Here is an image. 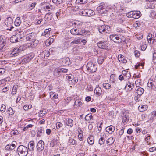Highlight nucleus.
Listing matches in <instances>:
<instances>
[{
  "mask_svg": "<svg viewBox=\"0 0 156 156\" xmlns=\"http://www.w3.org/2000/svg\"><path fill=\"white\" fill-rule=\"evenodd\" d=\"M17 152L19 156H27L28 153V149L24 145H20L17 148Z\"/></svg>",
  "mask_w": 156,
  "mask_h": 156,
  "instance_id": "f257e3e1",
  "label": "nucleus"
},
{
  "mask_svg": "<svg viewBox=\"0 0 156 156\" xmlns=\"http://www.w3.org/2000/svg\"><path fill=\"white\" fill-rule=\"evenodd\" d=\"M127 16L128 17L133 18L134 19H138L141 16L140 11H131L127 14Z\"/></svg>",
  "mask_w": 156,
  "mask_h": 156,
  "instance_id": "f03ea898",
  "label": "nucleus"
},
{
  "mask_svg": "<svg viewBox=\"0 0 156 156\" xmlns=\"http://www.w3.org/2000/svg\"><path fill=\"white\" fill-rule=\"evenodd\" d=\"M87 70L90 72H95L97 68V66L91 62H89L86 66Z\"/></svg>",
  "mask_w": 156,
  "mask_h": 156,
  "instance_id": "7ed1b4c3",
  "label": "nucleus"
},
{
  "mask_svg": "<svg viewBox=\"0 0 156 156\" xmlns=\"http://www.w3.org/2000/svg\"><path fill=\"white\" fill-rule=\"evenodd\" d=\"M13 23V20L12 18L9 17L7 18L5 21V23L7 27H8L7 28V30H11L13 28L12 26Z\"/></svg>",
  "mask_w": 156,
  "mask_h": 156,
  "instance_id": "20e7f679",
  "label": "nucleus"
},
{
  "mask_svg": "<svg viewBox=\"0 0 156 156\" xmlns=\"http://www.w3.org/2000/svg\"><path fill=\"white\" fill-rule=\"evenodd\" d=\"M77 35H83L84 36H87L90 34V32L89 30H86L84 29L81 28H78Z\"/></svg>",
  "mask_w": 156,
  "mask_h": 156,
  "instance_id": "39448f33",
  "label": "nucleus"
},
{
  "mask_svg": "<svg viewBox=\"0 0 156 156\" xmlns=\"http://www.w3.org/2000/svg\"><path fill=\"white\" fill-rule=\"evenodd\" d=\"M22 51V49L18 48H14L12 51H10L11 53L10 56L11 57L17 56Z\"/></svg>",
  "mask_w": 156,
  "mask_h": 156,
  "instance_id": "423d86ee",
  "label": "nucleus"
},
{
  "mask_svg": "<svg viewBox=\"0 0 156 156\" xmlns=\"http://www.w3.org/2000/svg\"><path fill=\"white\" fill-rule=\"evenodd\" d=\"M34 54L33 53H30L25 56L22 59V62L23 63H27L29 62L34 57Z\"/></svg>",
  "mask_w": 156,
  "mask_h": 156,
  "instance_id": "0eeeda50",
  "label": "nucleus"
},
{
  "mask_svg": "<svg viewBox=\"0 0 156 156\" xmlns=\"http://www.w3.org/2000/svg\"><path fill=\"white\" fill-rule=\"evenodd\" d=\"M26 39V40L30 42V43H34L35 40L34 35L32 33L29 34L27 35Z\"/></svg>",
  "mask_w": 156,
  "mask_h": 156,
  "instance_id": "6e6552de",
  "label": "nucleus"
},
{
  "mask_svg": "<svg viewBox=\"0 0 156 156\" xmlns=\"http://www.w3.org/2000/svg\"><path fill=\"white\" fill-rule=\"evenodd\" d=\"M44 147V142L41 140H40L37 145V148L38 151H42Z\"/></svg>",
  "mask_w": 156,
  "mask_h": 156,
  "instance_id": "1a4fd4ad",
  "label": "nucleus"
},
{
  "mask_svg": "<svg viewBox=\"0 0 156 156\" xmlns=\"http://www.w3.org/2000/svg\"><path fill=\"white\" fill-rule=\"evenodd\" d=\"M109 26H108L102 25L98 28V30L100 33L103 34L107 33L109 30L108 27Z\"/></svg>",
  "mask_w": 156,
  "mask_h": 156,
  "instance_id": "9d476101",
  "label": "nucleus"
},
{
  "mask_svg": "<svg viewBox=\"0 0 156 156\" xmlns=\"http://www.w3.org/2000/svg\"><path fill=\"white\" fill-rule=\"evenodd\" d=\"M5 37L2 36H0V50L3 51V48L5 44Z\"/></svg>",
  "mask_w": 156,
  "mask_h": 156,
  "instance_id": "9b49d317",
  "label": "nucleus"
},
{
  "mask_svg": "<svg viewBox=\"0 0 156 156\" xmlns=\"http://www.w3.org/2000/svg\"><path fill=\"white\" fill-rule=\"evenodd\" d=\"M109 37L112 40L115 42H120L121 39L117 35L113 34L110 36Z\"/></svg>",
  "mask_w": 156,
  "mask_h": 156,
  "instance_id": "f8f14e48",
  "label": "nucleus"
},
{
  "mask_svg": "<svg viewBox=\"0 0 156 156\" xmlns=\"http://www.w3.org/2000/svg\"><path fill=\"white\" fill-rule=\"evenodd\" d=\"M106 42L100 41L97 44L98 47L101 49H105L107 47Z\"/></svg>",
  "mask_w": 156,
  "mask_h": 156,
  "instance_id": "ddd939ff",
  "label": "nucleus"
},
{
  "mask_svg": "<svg viewBox=\"0 0 156 156\" xmlns=\"http://www.w3.org/2000/svg\"><path fill=\"white\" fill-rule=\"evenodd\" d=\"M16 35L17 37L18 41H21V39L25 37V34L22 31H19Z\"/></svg>",
  "mask_w": 156,
  "mask_h": 156,
  "instance_id": "4468645a",
  "label": "nucleus"
},
{
  "mask_svg": "<svg viewBox=\"0 0 156 156\" xmlns=\"http://www.w3.org/2000/svg\"><path fill=\"white\" fill-rule=\"evenodd\" d=\"M115 127L111 125L110 126L107 127L106 128V130L107 132H108L109 134H112L113 132L115 130Z\"/></svg>",
  "mask_w": 156,
  "mask_h": 156,
  "instance_id": "2eb2a0df",
  "label": "nucleus"
},
{
  "mask_svg": "<svg viewBox=\"0 0 156 156\" xmlns=\"http://www.w3.org/2000/svg\"><path fill=\"white\" fill-rule=\"evenodd\" d=\"M28 149L30 151H33L35 147L34 143V141H30L28 144Z\"/></svg>",
  "mask_w": 156,
  "mask_h": 156,
  "instance_id": "dca6fc26",
  "label": "nucleus"
},
{
  "mask_svg": "<svg viewBox=\"0 0 156 156\" xmlns=\"http://www.w3.org/2000/svg\"><path fill=\"white\" fill-rule=\"evenodd\" d=\"M52 14L51 13H47L45 16V18L46 20H45V22H44V24H45L47 21H49L51 20L52 18Z\"/></svg>",
  "mask_w": 156,
  "mask_h": 156,
  "instance_id": "f3484780",
  "label": "nucleus"
},
{
  "mask_svg": "<svg viewBox=\"0 0 156 156\" xmlns=\"http://www.w3.org/2000/svg\"><path fill=\"white\" fill-rule=\"evenodd\" d=\"M102 92L101 88L98 86H97L95 89L94 92L98 96H100Z\"/></svg>",
  "mask_w": 156,
  "mask_h": 156,
  "instance_id": "a211bd4d",
  "label": "nucleus"
},
{
  "mask_svg": "<svg viewBox=\"0 0 156 156\" xmlns=\"http://www.w3.org/2000/svg\"><path fill=\"white\" fill-rule=\"evenodd\" d=\"M62 64L66 66L69 64V58H65L62 59Z\"/></svg>",
  "mask_w": 156,
  "mask_h": 156,
  "instance_id": "6ab92c4d",
  "label": "nucleus"
},
{
  "mask_svg": "<svg viewBox=\"0 0 156 156\" xmlns=\"http://www.w3.org/2000/svg\"><path fill=\"white\" fill-rule=\"evenodd\" d=\"M73 24L74 25L75 28L77 29L81 28L83 25V23L79 21L74 22Z\"/></svg>",
  "mask_w": 156,
  "mask_h": 156,
  "instance_id": "aec40b11",
  "label": "nucleus"
},
{
  "mask_svg": "<svg viewBox=\"0 0 156 156\" xmlns=\"http://www.w3.org/2000/svg\"><path fill=\"white\" fill-rule=\"evenodd\" d=\"M134 86V84L133 83L130 82V81H128L126 84L125 88H126L128 87L131 88L130 90H131L133 88Z\"/></svg>",
  "mask_w": 156,
  "mask_h": 156,
  "instance_id": "412c9836",
  "label": "nucleus"
},
{
  "mask_svg": "<svg viewBox=\"0 0 156 156\" xmlns=\"http://www.w3.org/2000/svg\"><path fill=\"white\" fill-rule=\"evenodd\" d=\"M60 73V67L55 68L53 71V75L56 77L59 76Z\"/></svg>",
  "mask_w": 156,
  "mask_h": 156,
  "instance_id": "4be33fe9",
  "label": "nucleus"
},
{
  "mask_svg": "<svg viewBox=\"0 0 156 156\" xmlns=\"http://www.w3.org/2000/svg\"><path fill=\"white\" fill-rule=\"evenodd\" d=\"M95 14L94 12L90 9H87L86 16H91Z\"/></svg>",
  "mask_w": 156,
  "mask_h": 156,
  "instance_id": "5701e85b",
  "label": "nucleus"
},
{
  "mask_svg": "<svg viewBox=\"0 0 156 156\" xmlns=\"http://www.w3.org/2000/svg\"><path fill=\"white\" fill-rule=\"evenodd\" d=\"M21 23V21L20 20V17H18L16 19L14 24L16 26H19L20 25Z\"/></svg>",
  "mask_w": 156,
  "mask_h": 156,
  "instance_id": "b1692460",
  "label": "nucleus"
},
{
  "mask_svg": "<svg viewBox=\"0 0 156 156\" xmlns=\"http://www.w3.org/2000/svg\"><path fill=\"white\" fill-rule=\"evenodd\" d=\"M93 118V116L91 113L88 114L86 115L85 119V120L87 121L88 122H90V121Z\"/></svg>",
  "mask_w": 156,
  "mask_h": 156,
  "instance_id": "393cba45",
  "label": "nucleus"
},
{
  "mask_svg": "<svg viewBox=\"0 0 156 156\" xmlns=\"http://www.w3.org/2000/svg\"><path fill=\"white\" fill-rule=\"evenodd\" d=\"M88 143L90 145H92L94 143V138L92 136H90L87 139Z\"/></svg>",
  "mask_w": 156,
  "mask_h": 156,
  "instance_id": "a878e982",
  "label": "nucleus"
},
{
  "mask_svg": "<svg viewBox=\"0 0 156 156\" xmlns=\"http://www.w3.org/2000/svg\"><path fill=\"white\" fill-rule=\"evenodd\" d=\"M10 41L12 43H14L18 42L17 37H16V35H13L10 38Z\"/></svg>",
  "mask_w": 156,
  "mask_h": 156,
  "instance_id": "bb28decb",
  "label": "nucleus"
},
{
  "mask_svg": "<svg viewBox=\"0 0 156 156\" xmlns=\"http://www.w3.org/2000/svg\"><path fill=\"white\" fill-rule=\"evenodd\" d=\"M66 124L69 127H72L73 125V121L71 119L69 118Z\"/></svg>",
  "mask_w": 156,
  "mask_h": 156,
  "instance_id": "cd10ccee",
  "label": "nucleus"
},
{
  "mask_svg": "<svg viewBox=\"0 0 156 156\" xmlns=\"http://www.w3.org/2000/svg\"><path fill=\"white\" fill-rule=\"evenodd\" d=\"M144 90L142 88L139 87L137 90L136 93L139 96H141L143 93Z\"/></svg>",
  "mask_w": 156,
  "mask_h": 156,
  "instance_id": "c85d7f7f",
  "label": "nucleus"
},
{
  "mask_svg": "<svg viewBox=\"0 0 156 156\" xmlns=\"http://www.w3.org/2000/svg\"><path fill=\"white\" fill-rule=\"evenodd\" d=\"M68 142L70 145H74L77 144L76 141L71 138H69V139Z\"/></svg>",
  "mask_w": 156,
  "mask_h": 156,
  "instance_id": "c756f323",
  "label": "nucleus"
},
{
  "mask_svg": "<svg viewBox=\"0 0 156 156\" xmlns=\"http://www.w3.org/2000/svg\"><path fill=\"white\" fill-rule=\"evenodd\" d=\"M156 116V111H154L151 112L149 115L150 120H153Z\"/></svg>",
  "mask_w": 156,
  "mask_h": 156,
  "instance_id": "7c9ffc66",
  "label": "nucleus"
},
{
  "mask_svg": "<svg viewBox=\"0 0 156 156\" xmlns=\"http://www.w3.org/2000/svg\"><path fill=\"white\" fill-rule=\"evenodd\" d=\"M47 113L45 110L43 109V110H41L38 113V116L40 117H42Z\"/></svg>",
  "mask_w": 156,
  "mask_h": 156,
  "instance_id": "2f4dec72",
  "label": "nucleus"
},
{
  "mask_svg": "<svg viewBox=\"0 0 156 156\" xmlns=\"http://www.w3.org/2000/svg\"><path fill=\"white\" fill-rule=\"evenodd\" d=\"M50 98L53 99H56L58 97V95L55 93L53 92H51L50 93Z\"/></svg>",
  "mask_w": 156,
  "mask_h": 156,
  "instance_id": "473e14b6",
  "label": "nucleus"
},
{
  "mask_svg": "<svg viewBox=\"0 0 156 156\" xmlns=\"http://www.w3.org/2000/svg\"><path fill=\"white\" fill-rule=\"evenodd\" d=\"M147 108V105H140L138 108V109L140 110V111L141 112H143L145 110H146Z\"/></svg>",
  "mask_w": 156,
  "mask_h": 156,
  "instance_id": "72a5a7b5",
  "label": "nucleus"
},
{
  "mask_svg": "<svg viewBox=\"0 0 156 156\" xmlns=\"http://www.w3.org/2000/svg\"><path fill=\"white\" fill-rule=\"evenodd\" d=\"M87 9H81L79 12V14L80 15L86 16Z\"/></svg>",
  "mask_w": 156,
  "mask_h": 156,
  "instance_id": "f704fd0d",
  "label": "nucleus"
},
{
  "mask_svg": "<svg viewBox=\"0 0 156 156\" xmlns=\"http://www.w3.org/2000/svg\"><path fill=\"white\" fill-rule=\"evenodd\" d=\"M80 40L81 39L79 38L75 39L71 42L70 44L71 45H73L80 43Z\"/></svg>",
  "mask_w": 156,
  "mask_h": 156,
  "instance_id": "c9c22d12",
  "label": "nucleus"
},
{
  "mask_svg": "<svg viewBox=\"0 0 156 156\" xmlns=\"http://www.w3.org/2000/svg\"><path fill=\"white\" fill-rule=\"evenodd\" d=\"M77 28H73L70 30V33L73 35H77Z\"/></svg>",
  "mask_w": 156,
  "mask_h": 156,
  "instance_id": "e433bc0d",
  "label": "nucleus"
},
{
  "mask_svg": "<svg viewBox=\"0 0 156 156\" xmlns=\"http://www.w3.org/2000/svg\"><path fill=\"white\" fill-rule=\"evenodd\" d=\"M114 141V140H113V138L111 137L108 139L106 141V142L107 144H108L109 145H110L113 144Z\"/></svg>",
  "mask_w": 156,
  "mask_h": 156,
  "instance_id": "4c0bfd02",
  "label": "nucleus"
},
{
  "mask_svg": "<svg viewBox=\"0 0 156 156\" xmlns=\"http://www.w3.org/2000/svg\"><path fill=\"white\" fill-rule=\"evenodd\" d=\"M105 137V135H103L102 136H101L99 141V143L100 145H102L104 143L105 141L104 139Z\"/></svg>",
  "mask_w": 156,
  "mask_h": 156,
  "instance_id": "58836bf2",
  "label": "nucleus"
},
{
  "mask_svg": "<svg viewBox=\"0 0 156 156\" xmlns=\"http://www.w3.org/2000/svg\"><path fill=\"white\" fill-rule=\"evenodd\" d=\"M50 30L49 29H46L44 33L43 34V35L44 36H45L46 37H48L49 34V31L51 30V28H49Z\"/></svg>",
  "mask_w": 156,
  "mask_h": 156,
  "instance_id": "ea45409f",
  "label": "nucleus"
},
{
  "mask_svg": "<svg viewBox=\"0 0 156 156\" xmlns=\"http://www.w3.org/2000/svg\"><path fill=\"white\" fill-rule=\"evenodd\" d=\"M72 75L70 76L69 75H68L66 77V78L68 79L69 82L70 84L72 83H73V77Z\"/></svg>",
  "mask_w": 156,
  "mask_h": 156,
  "instance_id": "a19ab883",
  "label": "nucleus"
},
{
  "mask_svg": "<svg viewBox=\"0 0 156 156\" xmlns=\"http://www.w3.org/2000/svg\"><path fill=\"white\" fill-rule=\"evenodd\" d=\"M116 75L115 74H113L111 75L110 77V81L112 83H114L115 81V78Z\"/></svg>",
  "mask_w": 156,
  "mask_h": 156,
  "instance_id": "79ce46f5",
  "label": "nucleus"
},
{
  "mask_svg": "<svg viewBox=\"0 0 156 156\" xmlns=\"http://www.w3.org/2000/svg\"><path fill=\"white\" fill-rule=\"evenodd\" d=\"M53 3L58 5L62 3L63 2V0H52Z\"/></svg>",
  "mask_w": 156,
  "mask_h": 156,
  "instance_id": "37998d69",
  "label": "nucleus"
},
{
  "mask_svg": "<svg viewBox=\"0 0 156 156\" xmlns=\"http://www.w3.org/2000/svg\"><path fill=\"white\" fill-rule=\"evenodd\" d=\"M17 85H14L13 86L12 90V94L15 95L16 94L17 91Z\"/></svg>",
  "mask_w": 156,
  "mask_h": 156,
  "instance_id": "c03bdc74",
  "label": "nucleus"
},
{
  "mask_svg": "<svg viewBox=\"0 0 156 156\" xmlns=\"http://www.w3.org/2000/svg\"><path fill=\"white\" fill-rule=\"evenodd\" d=\"M44 133V131L42 129H39L37 133V136L39 137L42 136Z\"/></svg>",
  "mask_w": 156,
  "mask_h": 156,
  "instance_id": "a18cd8bd",
  "label": "nucleus"
},
{
  "mask_svg": "<svg viewBox=\"0 0 156 156\" xmlns=\"http://www.w3.org/2000/svg\"><path fill=\"white\" fill-rule=\"evenodd\" d=\"M103 87L106 89H109L111 88V85L108 83H104L103 84Z\"/></svg>",
  "mask_w": 156,
  "mask_h": 156,
  "instance_id": "49530a36",
  "label": "nucleus"
},
{
  "mask_svg": "<svg viewBox=\"0 0 156 156\" xmlns=\"http://www.w3.org/2000/svg\"><path fill=\"white\" fill-rule=\"evenodd\" d=\"M8 114L9 115H12L14 113V111L13 110V109L11 107L9 108L8 110Z\"/></svg>",
  "mask_w": 156,
  "mask_h": 156,
  "instance_id": "de8ad7c7",
  "label": "nucleus"
},
{
  "mask_svg": "<svg viewBox=\"0 0 156 156\" xmlns=\"http://www.w3.org/2000/svg\"><path fill=\"white\" fill-rule=\"evenodd\" d=\"M105 59V58L103 57H100L98 59V63L100 64H101L103 63L104 59Z\"/></svg>",
  "mask_w": 156,
  "mask_h": 156,
  "instance_id": "09e8293b",
  "label": "nucleus"
},
{
  "mask_svg": "<svg viewBox=\"0 0 156 156\" xmlns=\"http://www.w3.org/2000/svg\"><path fill=\"white\" fill-rule=\"evenodd\" d=\"M147 45L146 44L145 42L143 43L142 45L141 46V50L142 51H144L147 48Z\"/></svg>",
  "mask_w": 156,
  "mask_h": 156,
  "instance_id": "8fccbe9b",
  "label": "nucleus"
},
{
  "mask_svg": "<svg viewBox=\"0 0 156 156\" xmlns=\"http://www.w3.org/2000/svg\"><path fill=\"white\" fill-rule=\"evenodd\" d=\"M129 120V117H128V116H126V115H124L123 117V119L122 122L123 123H125L126 122H128Z\"/></svg>",
  "mask_w": 156,
  "mask_h": 156,
  "instance_id": "3c124183",
  "label": "nucleus"
},
{
  "mask_svg": "<svg viewBox=\"0 0 156 156\" xmlns=\"http://www.w3.org/2000/svg\"><path fill=\"white\" fill-rule=\"evenodd\" d=\"M82 105V103L81 101L78 100L76 101L74 103V105H76L77 106H80Z\"/></svg>",
  "mask_w": 156,
  "mask_h": 156,
  "instance_id": "603ef678",
  "label": "nucleus"
},
{
  "mask_svg": "<svg viewBox=\"0 0 156 156\" xmlns=\"http://www.w3.org/2000/svg\"><path fill=\"white\" fill-rule=\"evenodd\" d=\"M118 59L120 62L123 63H126L127 62V61L124 58H118Z\"/></svg>",
  "mask_w": 156,
  "mask_h": 156,
  "instance_id": "864d4df0",
  "label": "nucleus"
},
{
  "mask_svg": "<svg viewBox=\"0 0 156 156\" xmlns=\"http://www.w3.org/2000/svg\"><path fill=\"white\" fill-rule=\"evenodd\" d=\"M16 144V142L14 141H12V144H10L11 150H13L15 148Z\"/></svg>",
  "mask_w": 156,
  "mask_h": 156,
  "instance_id": "5fc2aeb1",
  "label": "nucleus"
},
{
  "mask_svg": "<svg viewBox=\"0 0 156 156\" xmlns=\"http://www.w3.org/2000/svg\"><path fill=\"white\" fill-rule=\"evenodd\" d=\"M140 22L139 21H136L133 24V26L136 28L137 27H140Z\"/></svg>",
  "mask_w": 156,
  "mask_h": 156,
  "instance_id": "6e6d98bb",
  "label": "nucleus"
},
{
  "mask_svg": "<svg viewBox=\"0 0 156 156\" xmlns=\"http://www.w3.org/2000/svg\"><path fill=\"white\" fill-rule=\"evenodd\" d=\"M63 124L61 122H57L56 124V127L57 129H59L62 126Z\"/></svg>",
  "mask_w": 156,
  "mask_h": 156,
  "instance_id": "4d7b16f0",
  "label": "nucleus"
},
{
  "mask_svg": "<svg viewBox=\"0 0 156 156\" xmlns=\"http://www.w3.org/2000/svg\"><path fill=\"white\" fill-rule=\"evenodd\" d=\"M36 2L32 3L30 5V6L29 7V9L30 10H32L33 9H34L35 6V5H36Z\"/></svg>",
  "mask_w": 156,
  "mask_h": 156,
  "instance_id": "13d9d810",
  "label": "nucleus"
},
{
  "mask_svg": "<svg viewBox=\"0 0 156 156\" xmlns=\"http://www.w3.org/2000/svg\"><path fill=\"white\" fill-rule=\"evenodd\" d=\"M141 80H136L135 83L137 87L140 86L141 85Z\"/></svg>",
  "mask_w": 156,
  "mask_h": 156,
  "instance_id": "bf43d9fd",
  "label": "nucleus"
},
{
  "mask_svg": "<svg viewBox=\"0 0 156 156\" xmlns=\"http://www.w3.org/2000/svg\"><path fill=\"white\" fill-rule=\"evenodd\" d=\"M153 61L154 63H156V52L153 53Z\"/></svg>",
  "mask_w": 156,
  "mask_h": 156,
  "instance_id": "052dcab7",
  "label": "nucleus"
},
{
  "mask_svg": "<svg viewBox=\"0 0 156 156\" xmlns=\"http://www.w3.org/2000/svg\"><path fill=\"white\" fill-rule=\"evenodd\" d=\"M60 73H66L68 71V69H65L62 68L60 67Z\"/></svg>",
  "mask_w": 156,
  "mask_h": 156,
  "instance_id": "680f3d73",
  "label": "nucleus"
},
{
  "mask_svg": "<svg viewBox=\"0 0 156 156\" xmlns=\"http://www.w3.org/2000/svg\"><path fill=\"white\" fill-rule=\"evenodd\" d=\"M76 1L78 2V3L81 4H84L87 3V0H77Z\"/></svg>",
  "mask_w": 156,
  "mask_h": 156,
  "instance_id": "e2e57ef3",
  "label": "nucleus"
},
{
  "mask_svg": "<svg viewBox=\"0 0 156 156\" xmlns=\"http://www.w3.org/2000/svg\"><path fill=\"white\" fill-rule=\"evenodd\" d=\"M6 106L4 105H2L0 109V111L2 112H4L5 110Z\"/></svg>",
  "mask_w": 156,
  "mask_h": 156,
  "instance_id": "0e129e2a",
  "label": "nucleus"
},
{
  "mask_svg": "<svg viewBox=\"0 0 156 156\" xmlns=\"http://www.w3.org/2000/svg\"><path fill=\"white\" fill-rule=\"evenodd\" d=\"M50 9V7L49 6H46L43 8V9L44 11L46 12L50 11L49 9Z\"/></svg>",
  "mask_w": 156,
  "mask_h": 156,
  "instance_id": "69168bd1",
  "label": "nucleus"
},
{
  "mask_svg": "<svg viewBox=\"0 0 156 156\" xmlns=\"http://www.w3.org/2000/svg\"><path fill=\"white\" fill-rule=\"evenodd\" d=\"M55 52V50L54 48H51L49 49L48 52L49 54H51L52 55Z\"/></svg>",
  "mask_w": 156,
  "mask_h": 156,
  "instance_id": "338daca9",
  "label": "nucleus"
},
{
  "mask_svg": "<svg viewBox=\"0 0 156 156\" xmlns=\"http://www.w3.org/2000/svg\"><path fill=\"white\" fill-rule=\"evenodd\" d=\"M131 76V75L129 72H128V73H126V75L124 77L127 79H129Z\"/></svg>",
  "mask_w": 156,
  "mask_h": 156,
  "instance_id": "774afa93",
  "label": "nucleus"
}]
</instances>
